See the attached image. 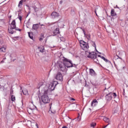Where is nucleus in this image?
Returning <instances> with one entry per match:
<instances>
[{"instance_id":"f257e3e1","label":"nucleus","mask_w":128,"mask_h":128,"mask_svg":"<svg viewBox=\"0 0 128 128\" xmlns=\"http://www.w3.org/2000/svg\"><path fill=\"white\" fill-rule=\"evenodd\" d=\"M58 82L56 81H54L50 84L48 86H45L42 90V92H44L43 96H42V100L44 104H48L50 100L48 98V94H50V92L54 90Z\"/></svg>"},{"instance_id":"f03ea898","label":"nucleus","mask_w":128,"mask_h":128,"mask_svg":"<svg viewBox=\"0 0 128 128\" xmlns=\"http://www.w3.org/2000/svg\"><path fill=\"white\" fill-rule=\"evenodd\" d=\"M62 61L63 62H64L65 67L66 66V68H76V66H78V64H72V60L64 57H63Z\"/></svg>"},{"instance_id":"7ed1b4c3","label":"nucleus","mask_w":128,"mask_h":128,"mask_svg":"<svg viewBox=\"0 0 128 128\" xmlns=\"http://www.w3.org/2000/svg\"><path fill=\"white\" fill-rule=\"evenodd\" d=\"M10 27L9 29H8V30L10 34H12L14 32V30L16 28V20H13L12 23L10 24Z\"/></svg>"},{"instance_id":"20e7f679","label":"nucleus","mask_w":128,"mask_h":128,"mask_svg":"<svg viewBox=\"0 0 128 128\" xmlns=\"http://www.w3.org/2000/svg\"><path fill=\"white\" fill-rule=\"evenodd\" d=\"M116 94L114 92H110L109 94H107L106 96V100H110L112 98H116Z\"/></svg>"},{"instance_id":"39448f33","label":"nucleus","mask_w":128,"mask_h":128,"mask_svg":"<svg viewBox=\"0 0 128 128\" xmlns=\"http://www.w3.org/2000/svg\"><path fill=\"white\" fill-rule=\"evenodd\" d=\"M86 54L88 55V58H92V60H94V58H96V54L94 52H88V51L86 52Z\"/></svg>"},{"instance_id":"423d86ee","label":"nucleus","mask_w":128,"mask_h":128,"mask_svg":"<svg viewBox=\"0 0 128 128\" xmlns=\"http://www.w3.org/2000/svg\"><path fill=\"white\" fill-rule=\"evenodd\" d=\"M80 46L84 50H88V42H84V40H81L80 42Z\"/></svg>"},{"instance_id":"0eeeda50","label":"nucleus","mask_w":128,"mask_h":128,"mask_svg":"<svg viewBox=\"0 0 128 128\" xmlns=\"http://www.w3.org/2000/svg\"><path fill=\"white\" fill-rule=\"evenodd\" d=\"M57 66H58V68H59L61 70H66L64 62H58L57 64Z\"/></svg>"},{"instance_id":"6e6552de","label":"nucleus","mask_w":128,"mask_h":128,"mask_svg":"<svg viewBox=\"0 0 128 128\" xmlns=\"http://www.w3.org/2000/svg\"><path fill=\"white\" fill-rule=\"evenodd\" d=\"M55 78L58 80H60V82H62L63 80L62 74L60 73V72H58L56 74Z\"/></svg>"},{"instance_id":"1a4fd4ad","label":"nucleus","mask_w":128,"mask_h":128,"mask_svg":"<svg viewBox=\"0 0 128 128\" xmlns=\"http://www.w3.org/2000/svg\"><path fill=\"white\" fill-rule=\"evenodd\" d=\"M40 22L34 24L32 26V30H35L36 32L38 31V28H40Z\"/></svg>"},{"instance_id":"9d476101","label":"nucleus","mask_w":128,"mask_h":128,"mask_svg":"<svg viewBox=\"0 0 128 128\" xmlns=\"http://www.w3.org/2000/svg\"><path fill=\"white\" fill-rule=\"evenodd\" d=\"M51 16L52 18H58L60 16V14L58 13L57 12H52Z\"/></svg>"},{"instance_id":"9b49d317","label":"nucleus","mask_w":128,"mask_h":128,"mask_svg":"<svg viewBox=\"0 0 128 128\" xmlns=\"http://www.w3.org/2000/svg\"><path fill=\"white\" fill-rule=\"evenodd\" d=\"M54 36H56L58 34H60V28H56V30L53 32Z\"/></svg>"},{"instance_id":"f8f14e48","label":"nucleus","mask_w":128,"mask_h":128,"mask_svg":"<svg viewBox=\"0 0 128 128\" xmlns=\"http://www.w3.org/2000/svg\"><path fill=\"white\" fill-rule=\"evenodd\" d=\"M64 122L66 124H70V122H72V120H70V117L67 116L65 118Z\"/></svg>"},{"instance_id":"ddd939ff","label":"nucleus","mask_w":128,"mask_h":128,"mask_svg":"<svg viewBox=\"0 0 128 128\" xmlns=\"http://www.w3.org/2000/svg\"><path fill=\"white\" fill-rule=\"evenodd\" d=\"M103 120L105 122H108V124H110V118L105 116Z\"/></svg>"},{"instance_id":"4468645a","label":"nucleus","mask_w":128,"mask_h":128,"mask_svg":"<svg viewBox=\"0 0 128 128\" xmlns=\"http://www.w3.org/2000/svg\"><path fill=\"white\" fill-rule=\"evenodd\" d=\"M96 104H98V101L96 100H94L91 103V106H96Z\"/></svg>"},{"instance_id":"2eb2a0df","label":"nucleus","mask_w":128,"mask_h":128,"mask_svg":"<svg viewBox=\"0 0 128 128\" xmlns=\"http://www.w3.org/2000/svg\"><path fill=\"white\" fill-rule=\"evenodd\" d=\"M90 76H96V72H94V70H93V69H90Z\"/></svg>"},{"instance_id":"dca6fc26","label":"nucleus","mask_w":128,"mask_h":128,"mask_svg":"<svg viewBox=\"0 0 128 128\" xmlns=\"http://www.w3.org/2000/svg\"><path fill=\"white\" fill-rule=\"evenodd\" d=\"M110 14L112 16H116V12H114V9H112Z\"/></svg>"},{"instance_id":"f3484780","label":"nucleus","mask_w":128,"mask_h":128,"mask_svg":"<svg viewBox=\"0 0 128 128\" xmlns=\"http://www.w3.org/2000/svg\"><path fill=\"white\" fill-rule=\"evenodd\" d=\"M38 50H40V52H44V47L43 46L38 47Z\"/></svg>"},{"instance_id":"a211bd4d","label":"nucleus","mask_w":128,"mask_h":128,"mask_svg":"<svg viewBox=\"0 0 128 128\" xmlns=\"http://www.w3.org/2000/svg\"><path fill=\"white\" fill-rule=\"evenodd\" d=\"M40 28L41 30H46V25L40 24Z\"/></svg>"},{"instance_id":"6ab92c4d","label":"nucleus","mask_w":128,"mask_h":128,"mask_svg":"<svg viewBox=\"0 0 128 128\" xmlns=\"http://www.w3.org/2000/svg\"><path fill=\"white\" fill-rule=\"evenodd\" d=\"M101 58H102V60H104L106 62H108L109 64H110V61L106 59L104 56H102Z\"/></svg>"},{"instance_id":"aec40b11","label":"nucleus","mask_w":128,"mask_h":128,"mask_svg":"<svg viewBox=\"0 0 128 128\" xmlns=\"http://www.w3.org/2000/svg\"><path fill=\"white\" fill-rule=\"evenodd\" d=\"M6 52V48L2 47L0 48V52Z\"/></svg>"},{"instance_id":"412c9836","label":"nucleus","mask_w":128,"mask_h":128,"mask_svg":"<svg viewBox=\"0 0 128 128\" xmlns=\"http://www.w3.org/2000/svg\"><path fill=\"white\" fill-rule=\"evenodd\" d=\"M22 0L20 1L19 4H18V8H22Z\"/></svg>"},{"instance_id":"4be33fe9","label":"nucleus","mask_w":128,"mask_h":128,"mask_svg":"<svg viewBox=\"0 0 128 128\" xmlns=\"http://www.w3.org/2000/svg\"><path fill=\"white\" fill-rule=\"evenodd\" d=\"M71 14L72 16H74V14H76V11H75L74 9L71 10Z\"/></svg>"},{"instance_id":"5701e85b","label":"nucleus","mask_w":128,"mask_h":128,"mask_svg":"<svg viewBox=\"0 0 128 128\" xmlns=\"http://www.w3.org/2000/svg\"><path fill=\"white\" fill-rule=\"evenodd\" d=\"M11 100L12 102H14L16 100V96L14 95H11Z\"/></svg>"},{"instance_id":"b1692460","label":"nucleus","mask_w":128,"mask_h":128,"mask_svg":"<svg viewBox=\"0 0 128 128\" xmlns=\"http://www.w3.org/2000/svg\"><path fill=\"white\" fill-rule=\"evenodd\" d=\"M86 38L88 40H90V34H88L86 36Z\"/></svg>"},{"instance_id":"393cba45","label":"nucleus","mask_w":128,"mask_h":128,"mask_svg":"<svg viewBox=\"0 0 128 128\" xmlns=\"http://www.w3.org/2000/svg\"><path fill=\"white\" fill-rule=\"evenodd\" d=\"M96 123H92L90 124V126H91V128H94V126H96Z\"/></svg>"},{"instance_id":"a878e982","label":"nucleus","mask_w":128,"mask_h":128,"mask_svg":"<svg viewBox=\"0 0 128 128\" xmlns=\"http://www.w3.org/2000/svg\"><path fill=\"white\" fill-rule=\"evenodd\" d=\"M34 8L36 12H38V8L36 6H34Z\"/></svg>"},{"instance_id":"bb28decb","label":"nucleus","mask_w":128,"mask_h":128,"mask_svg":"<svg viewBox=\"0 0 128 128\" xmlns=\"http://www.w3.org/2000/svg\"><path fill=\"white\" fill-rule=\"evenodd\" d=\"M28 34L29 38H30L31 40H34V36H30V32H28Z\"/></svg>"},{"instance_id":"cd10ccee","label":"nucleus","mask_w":128,"mask_h":128,"mask_svg":"<svg viewBox=\"0 0 128 128\" xmlns=\"http://www.w3.org/2000/svg\"><path fill=\"white\" fill-rule=\"evenodd\" d=\"M118 58H120L118 56H114V60H118Z\"/></svg>"},{"instance_id":"c85d7f7f","label":"nucleus","mask_w":128,"mask_h":128,"mask_svg":"<svg viewBox=\"0 0 128 128\" xmlns=\"http://www.w3.org/2000/svg\"><path fill=\"white\" fill-rule=\"evenodd\" d=\"M93 60H94V62H96V64H98V62H98V58H94V59H93Z\"/></svg>"},{"instance_id":"c756f323","label":"nucleus","mask_w":128,"mask_h":128,"mask_svg":"<svg viewBox=\"0 0 128 128\" xmlns=\"http://www.w3.org/2000/svg\"><path fill=\"white\" fill-rule=\"evenodd\" d=\"M93 46L94 47L96 51L97 52H98V50H96V42H94V44H93Z\"/></svg>"},{"instance_id":"7c9ffc66","label":"nucleus","mask_w":128,"mask_h":128,"mask_svg":"<svg viewBox=\"0 0 128 128\" xmlns=\"http://www.w3.org/2000/svg\"><path fill=\"white\" fill-rule=\"evenodd\" d=\"M10 96H12V94H14V90L12 89L10 90Z\"/></svg>"},{"instance_id":"2f4dec72","label":"nucleus","mask_w":128,"mask_h":128,"mask_svg":"<svg viewBox=\"0 0 128 128\" xmlns=\"http://www.w3.org/2000/svg\"><path fill=\"white\" fill-rule=\"evenodd\" d=\"M18 18L20 20L22 21V17L21 16H20V14L18 15Z\"/></svg>"},{"instance_id":"473e14b6","label":"nucleus","mask_w":128,"mask_h":128,"mask_svg":"<svg viewBox=\"0 0 128 128\" xmlns=\"http://www.w3.org/2000/svg\"><path fill=\"white\" fill-rule=\"evenodd\" d=\"M30 110H38V108H36V106H35V108H30Z\"/></svg>"},{"instance_id":"72a5a7b5","label":"nucleus","mask_w":128,"mask_h":128,"mask_svg":"<svg viewBox=\"0 0 128 128\" xmlns=\"http://www.w3.org/2000/svg\"><path fill=\"white\" fill-rule=\"evenodd\" d=\"M77 120H78V122H80V116L78 117Z\"/></svg>"},{"instance_id":"f704fd0d","label":"nucleus","mask_w":128,"mask_h":128,"mask_svg":"<svg viewBox=\"0 0 128 128\" xmlns=\"http://www.w3.org/2000/svg\"><path fill=\"white\" fill-rule=\"evenodd\" d=\"M82 30L83 31L84 36H86V32H84V30L82 29Z\"/></svg>"},{"instance_id":"c9c22d12","label":"nucleus","mask_w":128,"mask_h":128,"mask_svg":"<svg viewBox=\"0 0 128 128\" xmlns=\"http://www.w3.org/2000/svg\"><path fill=\"white\" fill-rule=\"evenodd\" d=\"M22 92L23 94H24V92H28V90H22Z\"/></svg>"},{"instance_id":"e433bc0d","label":"nucleus","mask_w":128,"mask_h":128,"mask_svg":"<svg viewBox=\"0 0 128 128\" xmlns=\"http://www.w3.org/2000/svg\"><path fill=\"white\" fill-rule=\"evenodd\" d=\"M70 100H74V98H70Z\"/></svg>"},{"instance_id":"4c0bfd02","label":"nucleus","mask_w":128,"mask_h":128,"mask_svg":"<svg viewBox=\"0 0 128 128\" xmlns=\"http://www.w3.org/2000/svg\"><path fill=\"white\" fill-rule=\"evenodd\" d=\"M14 30H18V28H16V26Z\"/></svg>"},{"instance_id":"58836bf2","label":"nucleus","mask_w":128,"mask_h":128,"mask_svg":"<svg viewBox=\"0 0 128 128\" xmlns=\"http://www.w3.org/2000/svg\"><path fill=\"white\" fill-rule=\"evenodd\" d=\"M95 13L96 16H98V14H96V9L95 10Z\"/></svg>"},{"instance_id":"ea45409f","label":"nucleus","mask_w":128,"mask_h":128,"mask_svg":"<svg viewBox=\"0 0 128 128\" xmlns=\"http://www.w3.org/2000/svg\"><path fill=\"white\" fill-rule=\"evenodd\" d=\"M62 128H68V127L66 126H63Z\"/></svg>"},{"instance_id":"a19ab883","label":"nucleus","mask_w":128,"mask_h":128,"mask_svg":"<svg viewBox=\"0 0 128 128\" xmlns=\"http://www.w3.org/2000/svg\"><path fill=\"white\" fill-rule=\"evenodd\" d=\"M36 126H37L38 128V125L37 124V123H36Z\"/></svg>"},{"instance_id":"79ce46f5","label":"nucleus","mask_w":128,"mask_h":128,"mask_svg":"<svg viewBox=\"0 0 128 128\" xmlns=\"http://www.w3.org/2000/svg\"><path fill=\"white\" fill-rule=\"evenodd\" d=\"M2 64H4V60H2V61H1Z\"/></svg>"},{"instance_id":"37998d69","label":"nucleus","mask_w":128,"mask_h":128,"mask_svg":"<svg viewBox=\"0 0 128 128\" xmlns=\"http://www.w3.org/2000/svg\"><path fill=\"white\" fill-rule=\"evenodd\" d=\"M2 44V40H0V44Z\"/></svg>"},{"instance_id":"c03bdc74","label":"nucleus","mask_w":128,"mask_h":128,"mask_svg":"<svg viewBox=\"0 0 128 128\" xmlns=\"http://www.w3.org/2000/svg\"><path fill=\"white\" fill-rule=\"evenodd\" d=\"M22 2H26V0H22Z\"/></svg>"},{"instance_id":"a18cd8bd","label":"nucleus","mask_w":128,"mask_h":128,"mask_svg":"<svg viewBox=\"0 0 128 128\" xmlns=\"http://www.w3.org/2000/svg\"><path fill=\"white\" fill-rule=\"evenodd\" d=\"M18 30L19 32H22V30H21V29H18Z\"/></svg>"},{"instance_id":"49530a36","label":"nucleus","mask_w":128,"mask_h":128,"mask_svg":"<svg viewBox=\"0 0 128 128\" xmlns=\"http://www.w3.org/2000/svg\"><path fill=\"white\" fill-rule=\"evenodd\" d=\"M98 58H102V56L100 55H98Z\"/></svg>"},{"instance_id":"de8ad7c7","label":"nucleus","mask_w":128,"mask_h":128,"mask_svg":"<svg viewBox=\"0 0 128 128\" xmlns=\"http://www.w3.org/2000/svg\"><path fill=\"white\" fill-rule=\"evenodd\" d=\"M51 112H52V114H54V112H52V111H51Z\"/></svg>"},{"instance_id":"09e8293b","label":"nucleus","mask_w":128,"mask_h":128,"mask_svg":"<svg viewBox=\"0 0 128 128\" xmlns=\"http://www.w3.org/2000/svg\"><path fill=\"white\" fill-rule=\"evenodd\" d=\"M40 86H38V88H40Z\"/></svg>"},{"instance_id":"8fccbe9b","label":"nucleus","mask_w":128,"mask_h":128,"mask_svg":"<svg viewBox=\"0 0 128 128\" xmlns=\"http://www.w3.org/2000/svg\"><path fill=\"white\" fill-rule=\"evenodd\" d=\"M62 0L60 1V4H62Z\"/></svg>"},{"instance_id":"3c124183","label":"nucleus","mask_w":128,"mask_h":128,"mask_svg":"<svg viewBox=\"0 0 128 128\" xmlns=\"http://www.w3.org/2000/svg\"><path fill=\"white\" fill-rule=\"evenodd\" d=\"M108 126V125H106V126H105L104 127V128H106V126Z\"/></svg>"},{"instance_id":"603ef678","label":"nucleus","mask_w":128,"mask_h":128,"mask_svg":"<svg viewBox=\"0 0 128 128\" xmlns=\"http://www.w3.org/2000/svg\"><path fill=\"white\" fill-rule=\"evenodd\" d=\"M42 38H40V40H42Z\"/></svg>"},{"instance_id":"864d4df0","label":"nucleus","mask_w":128,"mask_h":128,"mask_svg":"<svg viewBox=\"0 0 128 128\" xmlns=\"http://www.w3.org/2000/svg\"><path fill=\"white\" fill-rule=\"evenodd\" d=\"M3 60H6V58H3Z\"/></svg>"},{"instance_id":"5fc2aeb1","label":"nucleus","mask_w":128,"mask_h":128,"mask_svg":"<svg viewBox=\"0 0 128 128\" xmlns=\"http://www.w3.org/2000/svg\"><path fill=\"white\" fill-rule=\"evenodd\" d=\"M26 6H27L28 8H29L28 5H26Z\"/></svg>"},{"instance_id":"6e6d98bb","label":"nucleus","mask_w":128,"mask_h":128,"mask_svg":"<svg viewBox=\"0 0 128 128\" xmlns=\"http://www.w3.org/2000/svg\"><path fill=\"white\" fill-rule=\"evenodd\" d=\"M50 110H52V107L51 106L50 107Z\"/></svg>"},{"instance_id":"4d7b16f0","label":"nucleus","mask_w":128,"mask_h":128,"mask_svg":"<svg viewBox=\"0 0 128 128\" xmlns=\"http://www.w3.org/2000/svg\"><path fill=\"white\" fill-rule=\"evenodd\" d=\"M90 110H92V109H90V108H89Z\"/></svg>"},{"instance_id":"13d9d810","label":"nucleus","mask_w":128,"mask_h":128,"mask_svg":"<svg viewBox=\"0 0 128 128\" xmlns=\"http://www.w3.org/2000/svg\"><path fill=\"white\" fill-rule=\"evenodd\" d=\"M20 90H22V86H20Z\"/></svg>"},{"instance_id":"bf43d9fd","label":"nucleus","mask_w":128,"mask_h":128,"mask_svg":"<svg viewBox=\"0 0 128 128\" xmlns=\"http://www.w3.org/2000/svg\"><path fill=\"white\" fill-rule=\"evenodd\" d=\"M30 14V12H28V14Z\"/></svg>"},{"instance_id":"052dcab7","label":"nucleus","mask_w":128,"mask_h":128,"mask_svg":"<svg viewBox=\"0 0 128 128\" xmlns=\"http://www.w3.org/2000/svg\"><path fill=\"white\" fill-rule=\"evenodd\" d=\"M30 14V12H28V14Z\"/></svg>"},{"instance_id":"680f3d73","label":"nucleus","mask_w":128,"mask_h":128,"mask_svg":"<svg viewBox=\"0 0 128 128\" xmlns=\"http://www.w3.org/2000/svg\"><path fill=\"white\" fill-rule=\"evenodd\" d=\"M27 16H28V14L27 15Z\"/></svg>"},{"instance_id":"e2e57ef3","label":"nucleus","mask_w":128,"mask_h":128,"mask_svg":"<svg viewBox=\"0 0 128 128\" xmlns=\"http://www.w3.org/2000/svg\"><path fill=\"white\" fill-rule=\"evenodd\" d=\"M0 88H2V87H0Z\"/></svg>"},{"instance_id":"0e129e2a","label":"nucleus","mask_w":128,"mask_h":128,"mask_svg":"<svg viewBox=\"0 0 128 128\" xmlns=\"http://www.w3.org/2000/svg\"><path fill=\"white\" fill-rule=\"evenodd\" d=\"M28 28V26H27Z\"/></svg>"},{"instance_id":"69168bd1","label":"nucleus","mask_w":128,"mask_h":128,"mask_svg":"<svg viewBox=\"0 0 128 128\" xmlns=\"http://www.w3.org/2000/svg\"><path fill=\"white\" fill-rule=\"evenodd\" d=\"M10 18H12V16H10Z\"/></svg>"},{"instance_id":"338daca9","label":"nucleus","mask_w":128,"mask_h":128,"mask_svg":"<svg viewBox=\"0 0 128 128\" xmlns=\"http://www.w3.org/2000/svg\"><path fill=\"white\" fill-rule=\"evenodd\" d=\"M10 18H12V16H10Z\"/></svg>"}]
</instances>
